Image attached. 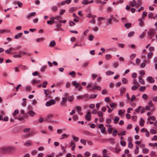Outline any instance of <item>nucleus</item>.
Listing matches in <instances>:
<instances>
[{
	"label": "nucleus",
	"instance_id": "obj_1",
	"mask_svg": "<svg viewBox=\"0 0 157 157\" xmlns=\"http://www.w3.org/2000/svg\"><path fill=\"white\" fill-rule=\"evenodd\" d=\"M86 87L88 88L91 87V89L90 90H92L93 89H96V90L101 91V87L99 86H96V84L92 85V83H89L87 86Z\"/></svg>",
	"mask_w": 157,
	"mask_h": 157
},
{
	"label": "nucleus",
	"instance_id": "obj_2",
	"mask_svg": "<svg viewBox=\"0 0 157 157\" xmlns=\"http://www.w3.org/2000/svg\"><path fill=\"white\" fill-rule=\"evenodd\" d=\"M155 33V30L154 29H150L147 32V35L150 38H152Z\"/></svg>",
	"mask_w": 157,
	"mask_h": 157
},
{
	"label": "nucleus",
	"instance_id": "obj_3",
	"mask_svg": "<svg viewBox=\"0 0 157 157\" xmlns=\"http://www.w3.org/2000/svg\"><path fill=\"white\" fill-rule=\"evenodd\" d=\"M56 99L57 98H55V99H51L49 101L46 102L45 104L46 106L48 107L54 105L56 103L55 99Z\"/></svg>",
	"mask_w": 157,
	"mask_h": 157
},
{
	"label": "nucleus",
	"instance_id": "obj_4",
	"mask_svg": "<svg viewBox=\"0 0 157 157\" xmlns=\"http://www.w3.org/2000/svg\"><path fill=\"white\" fill-rule=\"evenodd\" d=\"M109 105L112 109L109 108V113L111 112L113 110V108L116 106V104L113 102H112L109 104Z\"/></svg>",
	"mask_w": 157,
	"mask_h": 157
},
{
	"label": "nucleus",
	"instance_id": "obj_5",
	"mask_svg": "<svg viewBox=\"0 0 157 157\" xmlns=\"http://www.w3.org/2000/svg\"><path fill=\"white\" fill-rule=\"evenodd\" d=\"M91 114L90 112H88L85 116L86 120L87 121H90L91 120Z\"/></svg>",
	"mask_w": 157,
	"mask_h": 157
},
{
	"label": "nucleus",
	"instance_id": "obj_6",
	"mask_svg": "<svg viewBox=\"0 0 157 157\" xmlns=\"http://www.w3.org/2000/svg\"><path fill=\"white\" fill-rule=\"evenodd\" d=\"M150 83H153L155 82V80L151 76L147 77L146 79Z\"/></svg>",
	"mask_w": 157,
	"mask_h": 157
},
{
	"label": "nucleus",
	"instance_id": "obj_7",
	"mask_svg": "<svg viewBox=\"0 0 157 157\" xmlns=\"http://www.w3.org/2000/svg\"><path fill=\"white\" fill-rule=\"evenodd\" d=\"M32 143L31 141L29 140L26 141L24 144V146L26 147H29L31 146Z\"/></svg>",
	"mask_w": 157,
	"mask_h": 157
},
{
	"label": "nucleus",
	"instance_id": "obj_8",
	"mask_svg": "<svg viewBox=\"0 0 157 157\" xmlns=\"http://www.w3.org/2000/svg\"><path fill=\"white\" fill-rule=\"evenodd\" d=\"M126 90V88L125 87L122 86L120 89V93L121 95Z\"/></svg>",
	"mask_w": 157,
	"mask_h": 157
},
{
	"label": "nucleus",
	"instance_id": "obj_9",
	"mask_svg": "<svg viewBox=\"0 0 157 157\" xmlns=\"http://www.w3.org/2000/svg\"><path fill=\"white\" fill-rule=\"evenodd\" d=\"M15 150V147L12 146H8L7 150L8 151L11 152Z\"/></svg>",
	"mask_w": 157,
	"mask_h": 157
},
{
	"label": "nucleus",
	"instance_id": "obj_10",
	"mask_svg": "<svg viewBox=\"0 0 157 157\" xmlns=\"http://www.w3.org/2000/svg\"><path fill=\"white\" fill-rule=\"evenodd\" d=\"M144 20V18H140L138 19V21L140 22L139 23V25L140 26H143L144 25V23L143 21Z\"/></svg>",
	"mask_w": 157,
	"mask_h": 157
},
{
	"label": "nucleus",
	"instance_id": "obj_11",
	"mask_svg": "<svg viewBox=\"0 0 157 157\" xmlns=\"http://www.w3.org/2000/svg\"><path fill=\"white\" fill-rule=\"evenodd\" d=\"M75 109H76L77 111L79 114L80 115L82 114V113L80 112L81 110V108L80 106H77L76 107Z\"/></svg>",
	"mask_w": 157,
	"mask_h": 157
},
{
	"label": "nucleus",
	"instance_id": "obj_12",
	"mask_svg": "<svg viewBox=\"0 0 157 157\" xmlns=\"http://www.w3.org/2000/svg\"><path fill=\"white\" fill-rule=\"evenodd\" d=\"M27 113L29 114L30 116L31 117H33L34 115L36 114V113L33 110H30L28 111Z\"/></svg>",
	"mask_w": 157,
	"mask_h": 157
},
{
	"label": "nucleus",
	"instance_id": "obj_13",
	"mask_svg": "<svg viewBox=\"0 0 157 157\" xmlns=\"http://www.w3.org/2000/svg\"><path fill=\"white\" fill-rule=\"evenodd\" d=\"M36 15V13L35 12H33L28 14L26 17V18H29L31 17H33Z\"/></svg>",
	"mask_w": 157,
	"mask_h": 157
},
{
	"label": "nucleus",
	"instance_id": "obj_14",
	"mask_svg": "<svg viewBox=\"0 0 157 157\" xmlns=\"http://www.w3.org/2000/svg\"><path fill=\"white\" fill-rule=\"evenodd\" d=\"M8 146H3L0 148V150L3 152L8 151L7 150Z\"/></svg>",
	"mask_w": 157,
	"mask_h": 157
},
{
	"label": "nucleus",
	"instance_id": "obj_15",
	"mask_svg": "<svg viewBox=\"0 0 157 157\" xmlns=\"http://www.w3.org/2000/svg\"><path fill=\"white\" fill-rule=\"evenodd\" d=\"M129 4H130L132 6L134 7L136 5V0H133L132 2H130Z\"/></svg>",
	"mask_w": 157,
	"mask_h": 157
},
{
	"label": "nucleus",
	"instance_id": "obj_16",
	"mask_svg": "<svg viewBox=\"0 0 157 157\" xmlns=\"http://www.w3.org/2000/svg\"><path fill=\"white\" fill-rule=\"evenodd\" d=\"M62 26V25L60 23H58L56 25V29H55V31H59L60 29V27Z\"/></svg>",
	"mask_w": 157,
	"mask_h": 157
},
{
	"label": "nucleus",
	"instance_id": "obj_17",
	"mask_svg": "<svg viewBox=\"0 0 157 157\" xmlns=\"http://www.w3.org/2000/svg\"><path fill=\"white\" fill-rule=\"evenodd\" d=\"M44 40V39L42 37L38 38L36 39V42L37 43H40L43 41Z\"/></svg>",
	"mask_w": 157,
	"mask_h": 157
},
{
	"label": "nucleus",
	"instance_id": "obj_18",
	"mask_svg": "<svg viewBox=\"0 0 157 157\" xmlns=\"http://www.w3.org/2000/svg\"><path fill=\"white\" fill-rule=\"evenodd\" d=\"M46 67L45 65L42 66L40 69V72H44L46 70Z\"/></svg>",
	"mask_w": 157,
	"mask_h": 157
},
{
	"label": "nucleus",
	"instance_id": "obj_19",
	"mask_svg": "<svg viewBox=\"0 0 157 157\" xmlns=\"http://www.w3.org/2000/svg\"><path fill=\"white\" fill-rule=\"evenodd\" d=\"M56 44V43L54 40L52 41L49 44V46L50 47H52Z\"/></svg>",
	"mask_w": 157,
	"mask_h": 157
},
{
	"label": "nucleus",
	"instance_id": "obj_20",
	"mask_svg": "<svg viewBox=\"0 0 157 157\" xmlns=\"http://www.w3.org/2000/svg\"><path fill=\"white\" fill-rule=\"evenodd\" d=\"M89 62L88 61L85 62L82 64V67H86L88 66Z\"/></svg>",
	"mask_w": 157,
	"mask_h": 157
},
{
	"label": "nucleus",
	"instance_id": "obj_21",
	"mask_svg": "<svg viewBox=\"0 0 157 157\" xmlns=\"http://www.w3.org/2000/svg\"><path fill=\"white\" fill-rule=\"evenodd\" d=\"M22 35V33H18L17 35H15L14 37L15 39H17L21 37Z\"/></svg>",
	"mask_w": 157,
	"mask_h": 157
},
{
	"label": "nucleus",
	"instance_id": "obj_22",
	"mask_svg": "<svg viewBox=\"0 0 157 157\" xmlns=\"http://www.w3.org/2000/svg\"><path fill=\"white\" fill-rule=\"evenodd\" d=\"M142 152L144 154H147L149 152V149L146 148H144L142 150Z\"/></svg>",
	"mask_w": 157,
	"mask_h": 157
},
{
	"label": "nucleus",
	"instance_id": "obj_23",
	"mask_svg": "<svg viewBox=\"0 0 157 157\" xmlns=\"http://www.w3.org/2000/svg\"><path fill=\"white\" fill-rule=\"evenodd\" d=\"M125 111L124 110L123 112L121 109H120L118 111V114L119 115H121V116H122L124 114V112H125Z\"/></svg>",
	"mask_w": 157,
	"mask_h": 157
},
{
	"label": "nucleus",
	"instance_id": "obj_24",
	"mask_svg": "<svg viewBox=\"0 0 157 157\" xmlns=\"http://www.w3.org/2000/svg\"><path fill=\"white\" fill-rule=\"evenodd\" d=\"M103 19V18L101 17H99L98 18V25H100L101 24V21Z\"/></svg>",
	"mask_w": 157,
	"mask_h": 157
},
{
	"label": "nucleus",
	"instance_id": "obj_25",
	"mask_svg": "<svg viewBox=\"0 0 157 157\" xmlns=\"http://www.w3.org/2000/svg\"><path fill=\"white\" fill-rule=\"evenodd\" d=\"M21 56L20 52L18 54H14L13 55V57L15 58H20L21 57Z\"/></svg>",
	"mask_w": 157,
	"mask_h": 157
},
{
	"label": "nucleus",
	"instance_id": "obj_26",
	"mask_svg": "<svg viewBox=\"0 0 157 157\" xmlns=\"http://www.w3.org/2000/svg\"><path fill=\"white\" fill-rule=\"evenodd\" d=\"M139 82L142 84H144L145 83L144 80L141 77H139Z\"/></svg>",
	"mask_w": 157,
	"mask_h": 157
},
{
	"label": "nucleus",
	"instance_id": "obj_27",
	"mask_svg": "<svg viewBox=\"0 0 157 157\" xmlns=\"http://www.w3.org/2000/svg\"><path fill=\"white\" fill-rule=\"evenodd\" d=\"M12 47L8 49L5 51V53L7 54H8L11 53V52H12Z\"/></svg>",
	"mask_w": 157,
	"mask_h": 157
},
{
	"label": "nucleus",
	"instance_id": "obj_28",
	"mask_svg": "<svg viewBox=\"0 0 157 157\" xmlns=\"http://www.w3.org/2000/svg\"><path fill=\"white\" fill-rule=\"evenodd\" d=\"M113 128L111 127V125L109 124V133L111 134L113 131Z\"/></svg>",
	"mask_w": 157,
	"mask_h": 157
},
{
	"label": "nucleus",
	"instance_id": "obj_29",
	"mask_svg": "<svg viewBox=\"0 0 157 157\" xmlns=\"http://www.w3.org/2000/svg\"><path fill=\"white\" fill-rule=\"evenodd\" d=\"M119 117L116 116L115 117L114 119V123L115 124H116L117 123V122L119 121Z\"/></svg>",
	"mask_w": 157,
	"mask_h": 157
},
{
	"label": "nucleus",
	"instance_id": "obj_30",
	"mask_svg": "<svg viewBox=\"0 0 157 157\" xmlns=\"http://www.w3.org/2000/svg\"><path fill=\"white\" fill-rule=\"evenodd\" d=\"M139 73L141 76H143L145 74V71L143 70H140L139 71Z\"/></svg>",
	"mask_w": 157,
	"mask_h": 157
},
{
	"label": "nucleus",
	"instance_id": "obj_31",
	"mask_svg": "<svg viewBox=\"0 0 157 157\" xmlns=\"http://www.w3.org/2000/svg\"><path fill=\"white\" fill-rule=\"evenodd\" d=\"M72 83L73 84L74 86L75 87L76 89H77L78 88V87L79 86V84L78 83L75 82H72Z\"/></svg>",
	"mask_w": 157,
	"mask_h": 157
},
{
	"label": "nucleus",
	"instance_id": "obj_32",
	"mask_svg": "<svg viewBox=\"0 0 157 157\" xmlns=\"http://www.w3.org/2000/svg\"><path fill=\"white\" fill-rule=\"evenodd\" d=\"M122 82L124 84H126L128 82L127 79L125 78H123L122 79Z\"/></svg>",
	"mask_w": 157,
	"mask_h": 157
},
{
	"label": "nucleus",
	"instance_id": "obj_33",
	"mask_svg": "<svg viewBox=\"0 0 157 157\" xmlns=\"http://www.w3.org/2000/svg\"><path fill=\"white\" fill-rule=\"evenodd\" d=\"M117 130L116 129H114L113 131L112 135L114 136H116L117 135Z\"/></svg>",
	"mask_w": 157,
	"mask_h": 157
},
{
	"label": "nucleus",
	"instance_id": "obj_34",
	"mask_svg": "<svg viewBox=\"0 0 157 157\" xmlns=\"http://www.w3.org/2000/svg\"><path fill=\"white\" fill-rule=\"evenodd\" d=\"M124 26L126 29H128L131 27V24L130 23L126 24L124 25Z\"/></svg>",
	"mask_w": 157,
	"mask_h": 157
},
{
	"label": "nucleus",
	"instance_id": "obj_35",
	"mask_svg": "<svg viewBox=\"0 0 157 157\" xmlns=\"http://www.w3.org/2000/svg\"><path fill=\"white\" fill-rule=\"evenodd\" d=\"M19 112V110L18 109H16L15 110V111L12 113V115L14 116L17 114H18Z\"/></svg>",
	"mask_w": 157,
	"mask_h": 157
},
{
	"label": "nucleus",
	"instance_id": "obj_36",
	"mask_svg": "<svg viewBox=\"0 0 157 157\" xmlns=\"http://www.w3.org/2000/svg\"><path fill=\"white\" fill-rule=\"evenodd\" d=\"M153 53L152 52H150L147 55V57L148 58H151L153 56Z\"/></svg>",
	"mask_w": 157,
	"mask_h": 157
},
{
	"label": "nucleus",
	"instance_id": "obj_37",
	"mask_svg": "<svg viewBox=\"0 0 157 157\" xmlns=\"http://www.w3.org/2000/svg\"><path fill=\"white\" fill-rule=\"evenodd\" d=\"M114 150L115 152L117 154L119 153V152L121 150L120 149L117 148H115Z\"/></svg>",
	"mask_w": 157,
	"mask_h": 157
},
{
	"label": "nucleus",
	"instance_id": "obj_38",
	"mask_svg": "<svg viewBox=\"0 0 157 157\" xmlns=\"http://www.w3.org/2000/svg\"><path fill=\"white\" fill-rule=\"evenodd\" d=\"M58 9L57 7L56 6H53L51 10L52 11H56Z\"/></svg>",
	"mask_w": 157,
	"mask_h": 157
},
{
	"label": "nucleus",
	"instance_id": "obj_39",
	"mask_svg": "<svg viewBox=\"0 0 157 157\" xmlns=\"http://www.w3.org/2000/svg\"><path fill=\"white\" fill-rule=\"evenodd\" d=\"M48 84L47 82V81H44L43 83V84L42 85V86L44 88H45L47 86V85Z\"/></svg>",
	"mask_w": 157,
	"mask_h": 157
},
{
	"label": "nucleus",
	"instance_id": "obj_40",
	"mask_svg": "<svg viewBox=\"0 0 157 157\" xmlns=\"http://www.w3.org/2000/svg\"><path fill=\"white\" fill-rule=\"evenodd\" d=\"M80 142L84 145H85L86 144V141L85 140L83 139H81L80 140Z\"/></svg>",
	"mask_w": 157,
	"mask_h": 157
},
{
	"label": "nucleus",
	"instance_id": "obj_41",
	"mask_svg": "<svg viewBox=\"0 0 157 157\" xmlns=\"http://www.w3.org/2000/svg\"><path fill=\"white\" fill-rule=\"evenodd\" d=\"M83 5H87L88 4V0H83L82 2Z\"/></svg>",
	"mask_w": 157,
	"mask_h": 157
},
{
	"label": "nucleus",
	"instance_id": "obj_42",
	"mask_svg": "<svg viewBox=\"0 0 157 157\" xmlns=\"http://www.w3.org/2000/svg\"><path fill=\"white\" fill-rule=\"evenodd\" d=\"M128 147L130 148H132L133 147V145L131 142H129L128 143Z\"/></svg>",
	"mask_w": 157,
	"mask_h": 157
},
{
	"label": "nucleus",
	"instance_id": "obj_43",
	"mask_svg": "<svg viewBox=\"0 0 157 157\" xmlns=\"http://www.w3.org/2000/svg\"><path fill=\"white\" fill-rule=\"evenodd\" d=\"M134 32H131L129 33L128 34V37H131L134 35Z\"/></svg>",
	"mask_w": 157,
	"mask_h": 157
},
{
	"label": "nucleus",
	"instance_id": "obj_44",
	"mask_svg": "<svg viewBox=\"0 0 157 157\" xmlns=\"http://www.w3.org/2000/svg\"><path fill=\"white\" fill-rule=\"evenodd\" d=\"M138 86H136H136L133 85L132 86V87L131 88V89L132 90H137V87Z\"/></svg>",
	"mask_w": 157,
	"mask_h": 157
},
{
	"label": "nucleus",
	"instance_id": "obj_45",
	"mask_svg": "<svg viewBox=\"0 0 157 157\" xmlns=\"http://www.w3.org/2000/svg\"><path fill=\"white\" fill-rule=\"evenodd\" d=\"M142 97L143 99L145 100L147 99L148 98L147 95L146 94H144L142 96Z\"/></svg>",
	"mask_w": 157,
	"mask_h": 157
},
{
	"label": "nucleus",
	"instance_id": "obj_46",
	"mask_svg": "<svg viewBox=\"0 0 157 157\" xmlns=\"http://www.w3.org/2000/svg\"><path fill=\"white\" fill-rule=\"evenodd\" d=\"M73 96H71L69 97L67 100L69 101H73Z\"/></svg>",
	"mask_w": 157,
	"mask_h": 157
},
{
	"label": "nucleus",
	"instance_id": "obj_47",
	"mask_svg": "<svg viewBox=\"0 0 157 157\" xmlns=\"http://www.w3.org/2000/svg\"><path fill=\"white\" fill-rule=\"evenodd\" d=\"M149 145L150 146L153 147L155 146H157V143H149Z\"/></svg>",
	"mask_w": 157,
	"mask_h": 157
},
{
	"label": "nucleus",
	"instance_id": "obj_48",
	"mask_svg": "<svg viewBox=\"0 0 157 157\" xmlns=\"http://www.w3.org/2000/svg\"><path fill=\"white\" fill-rule=\"evenodd\" d=\"M141 108L142 106H139L135 110V112L137 113H139V112L140 111V109Z\"/></svg>",
	"mask_w": 157,
	"mask_h": 157
},
{
	"label": "nucleus",
	"instance_id": "obj_49",
	"mask_svg": "<svg viewBox=\"0 0 157 157\" xmlns=\"http://www.w3.org/2000/svg\"><path fill=\"white\" fill-rule=\"evenodd\" d=\"M145 35V33L144 32H143L142 34L140 36L139 38L141 39L143 38Z\"/></svg>",
	"mask_w": 157,
	"mask_h": 157
},
{
	"label": "nucleus",
	"instance_id": "obj_50",
	"mask_svg": "<svg viewBox=\"0 0 157 157\" xmlns=\"http://www.w3.org/2000/svg\"><path fill=\"white\" fill-rule=\"evenodd\" d=\"M69 25L70 26H72L75 25V23L74 22L72 21H70L69 23Z\"/></svg>",
	"mask_w": 157,
	"mask_h": 157
},
{
	"label": "nucleus",
	"instance_id": "obj_51",
	"mask_svg": "<svg viewBox=\"0 0 157 157\" xmlns=\"http://www.w3.org/2000/svg\"><path fill=\"white\" fill-rule=\"evenodd\" d=\"M150 119L152 120H155V117L154 116H151L149 117L148 120Z\"/></svg>",
	"mask_w": 157,
	"mask_h": 157
},
{
	"label": "nucleus",
	"instance_id": "obj_52",
	"mask_svg": "<svg viewBox=\"0 0 157 157\" xmlns=\"http://www.w3.org/2000/svg\"><path fill=\"white\" fill-rule=\"evenodd\" d=\"M31 134H32V133L30 132L29 133L26 134L24 136H23V137L24 138H26L29 136H31Z\"/></svg>",
	"mask_w": 157,
	"mask_h": 157
},
{
	"label": "nucleus",
	"instance_id": "obj_53",
	"mask_svg": "<svg viewBox=\"0 0 157 157\" xmlns=\"http://www.w3.org/2000/svg\"><path fill=\"white\" fill-rule=\"evenodd\" d=\"M113 15H110V18L109 19V24L111 23V21L113 19Z\"/></svg>",
	"mask_w": 157,
	"mask_h": 157
},
{
	"label": "nucleus",
	"instance_id": "obj_54",
	"mask_svg": "<svg viewBox=\"0 0 157 157\" xmlns=\"http://www.w3.org/2000/svg\"><path fill=\"white\" fill-rule=\"evenodd\" d=\"M90 22L92 24H95V19H94V18H92V20L90 21Z\"/></svg>",
	"mask_w": 157,
	"mask_h": 157
},
{
	"label": "nucleus",
	"instance_id": "obj_55",
	"mask_svg": "<svg viewBox=\"0 0 157 157\" xmlns=\"http://www.w3.org/2000/svg\"><path fill=\"white\" fill-rule=\"evenodd\" d=\"M75 74V72L74 71H72L71 72H69L68 74L72 76H74Z\"/></svg>",
	"mask_w": 157,
	"mask_h": 157
},
{
	"label": "nucleus",
	"instance_id": "obj_56",
	"mask_svg": "<svg viewBox=\"0 0 157 157\" xmlns=\"http://www.w3.org/2000/svg\"><path fill=\"white\" fill-rule=\"evenodd\" d=\"M133 84L135 85H136V86H139V83L138 82H137L136 80L134 79L133 81Z\"/></svg>",
	"mask_w": 157,
	"mask_h": 157
},
{
	"label": "nucleus",
	"instance_id": "obj_57",
	"mask_svg": "<svg viewBox=\"0 0 157 157\" xmlns=\"http://www.w3.org/2000/svg\"><path fill=\"white\" fill-rule=\"evenodd\" d=\"M157 90V86L156 85H154L152 87V90L153 91H156Z\"/></svg>",
	"mask_w": 157,
	"mask_h": 157
},
{
	"label": "nucleus",
	"instance_id": "obj_58",
	"mask_svg": "<svg viewBox=\"0 0 157 157\" xmlns=\"http://www.w3.org/2000/svg\"><path fill=\"white\" fill-rule=\"evenodd\" d=\"M93 30L95 32H97L98 30V27L97 26H94L93 29Z\"/></svg>",
	"mask_w": 157,
	"mask_h": 157
},
{
	"label": "nucleus",
	"instance_id": "obj_59",
	"mask_svg": "<svg viewBox=\"0 0 157 157\" xmlns=\"http://www.w3.org/2000/svg\"><path fill=\"white\" fill-rule=\"evenodd\" d=\"M113 66L114 68H116L118 66V63L117 62L114 63H113Z\"/></svg>",
	"mask_w": 157,
	"mask_h": 157
},
{
	"label": "nucleus",
	"instance_id": "obj_60",
	"mask_svg": "<svg viewBox=\"0 0 157 157\" xmlns=\"http://www.w3.org/2000/svg\"><path fill=\"white\" fill-rule=\"evenodd\" d=\"M73 119L74 121H76V120H78V117L77 115H74L73 117Z\"/></svg>",
	"mask_w": 157,
	"mask_h": 157
},
{
	"label": "nucleus",
	"instance_id": "obj_61",
	"mask_svg": "<svg viewBox=\"0 0 157 157\" xmlns=\"http://www.w3.org/2000/svg\"><path fill=\"white\" fill-rule=\"evenodd\" d=\"M155 152L154 151H151L150 152V155L151 156H155Z\"/></svg>",
	"mask_w": 157,
	"mask_h": 157
},
{
	"label": "nucleus",
	"instance_id": "obj_62",
	"mask_svg": "<svg viewBox=\"0 0 157 157\" xmlns=\"http://www.w3.org/2000/svg\"><path fill=\"white\" fill-rule=\"evenodd\" d=\"M89 37V40L90 41H92L94 38V36L92 35H90Z\"/></svg>",
	"mask_w": 157,
	"mask_h": 157
},
{
	"label": "nucleus",
	"instance_id": "obj_63",
	"mask_svg": "<svg viewBox=\"0 0 157 157\" xmlns=\"http://www.w3.org/2000/svg\"><path fill=\"white\" fill-rule=\"evenodd\" d=\"M136 55L135 54H133L130 55V58L131 59H133L135 57Z\"/></svg>",
	"mask_w": 157,
	"mask_h": 157
},
{
	"label": "nucleus",
	"instance_id": "obj_64",
	"mask_svg": "<svg viewBox=\"0 0 157 157\" xmlns=\"http://www.w3.org/2000/svg\"><path fill=\"white\" fill-rule=\"evenodd\" d=\"M54 156V153H52L50 154L47 155L46 156V157H53Z\"/></svg>",
	"mask_w": 157,
	"mask_h": 157
}]
</instances>
